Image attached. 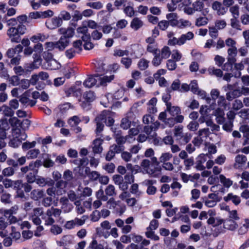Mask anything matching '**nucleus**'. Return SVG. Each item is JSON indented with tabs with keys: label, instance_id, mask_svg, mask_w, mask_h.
<instances>
[{
	"label": "nucleus",
	"instance_id": "obj_1",
	"mask_svg": "<svg viewBox=\"0 0 249 249\" xmlns=\"http://www.w3.org/2000/svg\"><path fill=\"white\" fill-rule=\"evenodd\" d=\"M58 33L61 35L57 43L58 47L61 50H65L70 44V39L74 35L75 30L71 27H62L58 29Z\"/></svg>",
	"mask_w": 249,
	"mask_h": 249
},
{
	"label": "nucleus",
	"instance_id": "obj_2",
	"mask_svg": "<svg viewBox=\"0 0 249 249\" xmlns=\"http://www.w3.org/2000/svg\"><path fill=\"white\" fill-rule=\"evenodd\" d=\"M61 214V210L52 207L48 209L45 214L43 213L42 219L44 220L45 225H52L55 223V220L53 218V216L57 217H59Z\"/></svg>",
	"mask_w": 249,
	"mask_h": 249
},
{
	"label": "nucleus",
	"instance_id": "obj_3",
	"mask_svg": "<svg viewBox=\"0 0 249 249\" xmlns=\"http://www.w3.org/2000/svg\"><path fill=\"white\" fill-rule=\"evenodd\" d=\"M141 166L150 175H153L156 171H160L158 166L151 164L150 160L148 159L143 160L141 163Z\"/></svg>",
	"mask_w": 249,
	"mask_h": 249
},
{
	"label": "nucleus",
	"instance_id": "obj_4",
	"mask_svg": "<svg viewBox=\"0 0 249 249\" xmlns=\"http://www.w3.org/2000/svg\"><path fill=\"white\" fill-rule=\"evenodd\" d=\"M107 112L106 110L103 111L100 115L97 116L95 118V121L96 123V132L97 134L101 133L104 128V123L106 121V118L107 115Z\"/></svg>",
	"mask_w": 249,
	"mask_h": 249
},
{
	"label": "nucleus",
	"instance_id": "obj_5",
	"mask_svg": "<svg viewBox=\"0 0 249 249\" xmlns=\"http://www.w3.org/2000/svg\"><path fill=\"white\" fill-rule=\"evenodd\" d=\"M111 129L114 133V137L117 143L120 145H123L129 139L130 135H126L125 137L121 136V131L117 130L115 127H111Z\"/></svg>",
	"mask_w": 249,
	"mask_h": 249
},
{
	"label": "nucleus",
	"instance_id": "obj_6",
	"mask_svg": "<svg viewBox=\"0 0 249 249\" xmlns=\"http://www.w3.org/2000/svg\"><path fill=\"white\" fill-rule=\"evenodd\" d=\"M63 24V21L59 17H54L48 19L46 22V25L48 29L53 30L61 26Z\"/></svg>",
	"mask_w": 249,
	"mask_h": 249
},
{
	"label": "nucleus",
	"instance_id": "obj_7",
	"mask_svg": "<svg viewBox=\"0 0 249 249\" xmlns=\"http://www.w3.org/2000/svg\"><path fill=\"white\" fill-rule=\"evenodd\" d=\"M28 65V66H25L24 68H22L21 66H17L14 67L13 70L17 75H22L35 68L34 64H29Z\"/></svg>",
	"mask_w": 249,
	"mask_h": 249
},
{
	"label": "nucleus",
	"instance_id": "obj_8",
	"mask_svg": "<svg viewBox=\"0 0 249 249\" xmlns=\"http://www.w3.org/2000/svg\"><path fill=\"white\" fill-rule=\"evenodd\" d=\"M59 202L61 205L60 210L64 213H68L72 210L73 206L69 202L67 197L65 196L61 197Z\"/></svg>",
	"mask_w": 249,
	"mask_h": 249
},
{
	"label": "nucleus",
	"instance_id": "obj_9",
	"mask_svg": "<svg viewBox=\"0 0 249 249\" xmlns=\"http://www.w3.org/2000/svg\"><path fill=\"white\" fill-rule=\"evenodd\" d=\"M95 77L97 78L98 84L97 86H105L107 83L111 82L114 78V75L113 74L109 76L105 75L101 76L98 74H95Z\"/></svg>",
	"mask_w": 249,
	"mask_h": 249
},
{
	"label": "nucleus",
	"instance_id": "obj_10",
	"mask_svg": "<svg viewBox=\"0 0 249 249\" xmlns=\"http://www.w3.org/2000/svg\"><path fill=\"white\" fill-rule=\"evenodd\" d=\"M7 35L12 42L18 43L20 41V36L16 27H11L7 30Z\"/></svg>",
	"mask_w": 249,
	"mask_h": 249
},
{
	"label": "nucleus",
	"instance_id": "obj_11",
	"mask_svg": "<svg viewBox=\"0 0 249 249\" xmlns=\"http://www.w3.org/2000/svg\"><path fill=\"white\" fill-rule=\"evenodd\" d=\"M48 60L47 61L48 67L51 70H55L59 69L60 64L55 59H52L53 55L51 53H47Z\"/></svg>",
	"mask_w": 249,
	"mask_h": 249
},
{
	"label": "nucleus",
	"instance_id": "obj_12",
	"mask_svg": "<svg viewBox=\"0 0 249 249\" xmlns=\"http://www.w3.org/2000/svg\"><path fill=\"white\" fill-rule=\"evenodd\" d=\"M103 139L99 138L94 140L93 142V146L92 147L93 152L94 154H100L103 151L102 144L103 142Z\"/></svg>",
	"mask_w": 249,
	"mask_h": 249
},
{
	"label": "nucleus",
	"instance_id": "obj_13",
	"mask_svg": "<svg viewBox=\"0 0 249 249\" xmlns=\"http://www.w3.org/2000/svg\"><path fill=\"white\" fill-rule=\"evenodd\" d=\"M212 7L213 10H216L217 14L219 15H223L227 11L228 8L222 5L220 2L215 1L212 5Z\"/></svg>",
	"mask_w": 249,
	"mask_h": 249
},
{
	"label": "nucleus",
	"instance_id": "obj_14",
	"mask_svg": "<svg viewBox=\"0 0 249 249\" xmlns=\"http://www.w3.org/2000/svg\"><path fill=\"white\" fill-rule=\"evenodd\" d=\"M23 50V47L21 45L18 44L16 46L15 48L9 49L5 54L6 56L9 58H11L14 57L16 53L18 54L21 53Z\"/></svg>",
	"mask_w": 249,
	"mask_h": 249
},
{
	"label": "nucleus",
	"instance_id": "obj_15",
	"mask_svg": "<svg viewBox=\"0 0 249 249\" xmlns=\"http://www.w3.org/2000/svg\"><path fill=\"white\" fill-rule=\"evenodd\" d=\"M73 237L71 235H64L59 241L56 242L59 246H66L72 243Z\"/></svg>",
	"mask_w": 249,
	"mask_h": 249
},
{
	"label": "nucleus",
	"instance_id": "obj_16",
	"mask_svg": "<svg viewBox=\"0 0 249 249\" xmlns=\"http://www.w3.org/2000/svg\"><path fill=\"white\" fill-rule=\"evenodd\" d=\"M239 130L243 133V144L249 145V126L247 125H243L240 126Z\"/></svg>",
	"mask_w": 249,
	"mask_h": 249
},
{
	"label": "nucleus",
	"instance_id": "obj_17",
	"mask_svg": "<svg viewBox=\"0 0 249 249\" xmlns=\"http://www.w3.org/2000/svg\"><path fill=\"white\" fill-rule=\"evenodd\" d=\"M192 135L189 132L182 133L180 137L176 139L180 144L185 145L188 143L192 138Z\"/></svg>",
	"mask_w": 249,
	"mask_h": 249
},
{
	"label": "nucleus",
	"instance_id": "obj_18",
	"mask_svg": "<svg viewBox=\"0 0 249 249\" xmlns=\"http://www.w3.org/2000/svg\"><path fill=\"white\" fill-rule=\"evenodd\" d=\"M97 84L98 79L97 78L95 77V74L93 76H91L88 77L83 83L84 86L88 88H90L94 86L97 85Z\"/></svg>",
	"mask_w": 249,
	"mask_h": 249
},
{
	"label": "nucleus",
	"instance_id": "obj_19",
	"mask_svg": "<svg viewBox=\"0 0 249 249\" xmlns=\"http://www.w3.org/2000/svg\"><path fill=\"white\" fill-rule=\"evenodd\" d=\"M241 92L239 89H234L231 91L227 92L226 93V99L229 101L241 96Z\"/></svg>",
	"mask_w": 249,
	"mask_h": 249
},
{
	"label": "nucleus",
	"instance_id": "obj_20",
	"mask_svg": "<svg viewBox=\"0 0 249 249\" xmlns=\"http://www.w3.org/2000/svg\"><path fill=\"white\" fill-rule=\"evenodd\" d=\"M166 110L172 116H175L181 113V110L179 107L172 106L171 103L167 104Z\"/></svg>",
	"mask_w": 249,
	"mask_h": 249
},
{
	"label": "nucleus",
	"instance_id": "obj_21",
	"mask_svg": "<svg viewBox=\"0 0 249 249\" xmlns=\"http://www.w3.org/2000/svg\"><path fill=\"white\" fill-rule=\"evenodd\" d=\"M237 52L238 51L236 47L229 48L227 51L228 54V61L235 62L236 61L235 57L237 55Z\"/></svg>",
	"mask_w": 249,
	"mask_h": 249
},
{
	"label": "nucleus",
	"instance_id": "obj_22",
	"mask_svg": "<svg viewBox=\"0 0 249 249\" xmlns=\"http://www.w3.org/2000/svg\"><path fill=\"white\" fill-rule=\"evenodd\" d=\"M206 161V158L205 155H199L197 158L196 161V168L197 170L202 171L205 169V167L203 165V163Z\"/></svg>",
	"mask_w": 249,
	"mask_h": 249
},
{
	"label": "nucleus",
	"instance_id": "obj_23",
	"mask_svg": "<svg viewBox=\"0 0 249 249\" xmlns=\"http://www.w3.org/2000/svg\"><path fill=\"white\" fill-rule=\"evenodd\" d=\"M223 224L224 228L229 230L233 231L237 227L236 222L231 219H227L224 220Z\"/></svg>",
	"mask_w": 249,
	"mask_h": 249
},
{
	"label": "nucleus",
	"instance_id": "obj_24",
	"mask_svg": "<svg viewBox=\"0 0 249 249\" xmlns=\"http://www.w3.org/2000/svg\"><path fill=\"white\" fill-rule=\"evenodd\" d=\"M143 25V22L139 18H134L130 23V27L135 31H137Z\"/></svg>",
	"mask_w": 249,
	"mask_h": 249
},
{
	"label": "nucleus",
	"instance_id": "obj_25",
	"mask_svg": "<svg viewBox=\"0 0 249 249\" xmlns=\"http://www.w3.org/2000/svg\"><path fill=\"white\" fill-rule=\"evenodd\" d=\"M224 200L226 202L231 200L235 205H238L241 202L240 197L236 195H234L232 193H230L226 196L224 197Z\"/></svg>",
	"mask_w": 249,
	"mask_h": 249
},
{
	"label": "nucleus",
	"instance_id": "obj_26",
	"mask_svg": "<svg viewBox=\"0 0 249 249\" xmlns=\"http://www.w3.org/2000/svg\"><path fill=\"white\" fill-rule=\"evenodd\" d=\"M150 244V241L143 239L142 241L139 244H135L134 243H131L129 246L128 248L131 249H148V248H144L145 246H147Z\"/></svg>",
	"mask_w": 249,
	"mask_h": 249
},
{
	"label": "nucleus",
	"instance_id": "obj_27",
	"mask_svg": "<svg viewBox=\"0 0 249 249\" xmlns=\"http://www.w3.org/2000/svg\"><path fill=\"white\" fill-rule=\"evenodd\" d=\"M74 170H78L77 174L79 176L85 177L86 176H87V174L89 171V168L88 167L77 166Z\"/></svg>",
	"mask_w": 249,
	"mask_h": 249
},
{
	"label": "nucleus",
	"instance_id": "obj_28",
	"mask_svg": "<svg viewBox=\"0 0 249 249\" xmlns=\"http://www.w3.org/2000/svg\"><path fill=\"white\" fill-rule=\"evenodd\" d=\"M16 172V170L15 168L11 166H8L7 167L4 168L2 170V174L4 177H10L13 176Z\"/></svg>",
	"mask_w": 249,
	"mask_h": 249
},
{
	"label": "nucleus",
	"instance_id": "obj_29",
	"mask_svg": "<svg viewBox=\"0 0 249 249\" xmlns=\"http://www.w3.org/2000/svg\"><path fill=\"white\" fill-rule=\"evenodd\" d=\"M153 54L154 57L152 59V63L153 66L158 67L161 64L162 60L163 59L160 56V51Z\"/></svg>",
	"mask_w": 249,
	"mask_h": 249
},
{
	"label": "nucleus",
	"instance_id": "obj_30",
	"mask_svg": "<svg viewBox=\"0 0 249 249\" xmlns=\"http://www.w3.org/2000/svg\"><path fill=\"white\" fill-rule=\"evenodd\" d=\"M58 41L57 42H47L45 44L46 49L48 51H52L54 48L58 49L60 51H63L64 50H61L58 47Z\"/></svg>",
	"mask_w": 249,
	"mask_h": 249
},
{
	"label": "nucleus",
	"instance_id": "obj_31",
	"mask_svg": "<svg viewBox=\"0 0 249 249\" xmlns=\"http://www.w3.org/2000/svg\"><path fill=\"white\" fill-rule=\"evenodd\" d=\"M88 29L87 26H86V22H82V25L79 27H78L76 29V33L77 34V36L78 37L80 36V35H84L85 34L88 33Z\"/></svg>",
	"mask_w": 249,
	"mask_h": 249
},
{
	"label": "nucleus",
	"instance_id": "obj_32",
	"mask_svg": "<svg viewBox=\"0 0 249 249\" xmlns=\"http://www.w3.org/2000/svg\"><path fill=\"white\" fill-rule=\"evenodd\" d=\"M47 38V36L43 34H37L33 36L30 38V40L34 43H36L39 41H44Z\"/></svg>",
	"mask_w": 249,
	"mask_h": 249
},
{
	"label": "nucleus",
	"instance_id": "obj_33",
	"mask_svg": "<svg viewBox=\"0 0 249 249\" xmlns=\"http://www.w3.org/2000/svg\"><path fill=\"white\" fill-rule=\"evenodd\" d=\"M208 71L210 75H213L218 77H221L223 75V72L220 69H215L213 67H210Z\"/></svg>",
	"mask_w": 249,
	"mask_h": 249
},
{
	"label": "nucleus",
	"instance_id": "obj_34",
	"mask_svg": "<svg viewBox=\"0 0 249 249\" xmlns=\"http://www.w3.org/2000/svg\"><path fill=\"white\" fill-rule=\"evenodd\" d=\"M0 201L5 204L11 203V194L7 192H3L0 196Z\"/></svg>",
	"mask_w": 249,
	"mask_h": 249
},
{
	"label": "nucleus",
	"instance_id": "obj_35",
	"mask_svg": "<svg viewBox=\"0 0 249 249\" xmlns=\"http://www.w3.org/2000/svg\"><path fill=\"white\" fill-rule=\"evenodd\" d=\"M106 195L108 196H113L116 195V192L114 186L113 185H108L105 190Z\"/></svg>",
	"mask_w": 249,
	"mask_h": 249
},
{
	"label": "nucleus",
	"instance_id": "obj_36",
	"mask_svg": "<svg viewBox=\"0 0 249 249\" xmlns=\"http://www.w3.org/2000/svg\"><path fill=\"white\" fill-rule=\"evenodd\" d=\"M118 230L116 228H113L111 229L110 232L103 231L102 235L105 238H107L111 234L114 238H117L118 236Z\"/></svg>",
	"mask_w": 249,
	"mask_h": 249
},
{
	"label": "nucleus",
	"instance_id": "obj_37",
	"mask_svg": "<svg viewBox=\"0 0 249 249\" xmlns=\"http://www.w3.org/2000/svg\"><path fill=\"white\" fill-rule=\"evenodd\" d=\"M149 61L144 58L141 59L138 63V67L141 71L146 70L149 66Z\"/></svg>",
	"mask_w": 249,
	"mask_h": 249
},
{
	"label": "nucleus",
	"instance_id": "obj_38",
	"mask_svg": "<svg viewBox=\"0 0 249 249\" xmlns=\"http://www.w3.org/2000/svg\"><path fill=\"white\" fill-rule=\"evenodd\" d=\"M171 53L170 49L168 46L163 47L160 51V56L163 59H167L170 56Z\"/></svg>",
	"mask_w": 249,
	"mask_h": 249
},
{
	"label": "nucleus",
	"instance_id": "obj_39",
	"mask_svg": "<svg viewBox=\"0 0 249 249\" xmlns=\"http://www.w3.org/2000/svg\"><path fill=\"white\" fill-rule=\"evenodd\" d=\"M32 171V172H29L26 177L27 182L29 183H33L35 182L36 180V175L37 173V170Z\"/></svg>",
	"mask_w": 249,
	"mask_h": 249
},
{
	"label": "nucleus",
	"instance_id": "obj_40",
	"mask_svg": "<svg viewBox=\"0 0 249 249\" xmlns=\"http://www.w3.org/2000/svg\"><path fill=\"white\" fill-rule=\"evenodd\" d=\"M180 82L178 79L174 80L170 88H167V91L171 92L172 90H178L180 87Z\"/></svg>",
	"mask_w": 249,
	"mask_h": 249
},
{
	"label": "nucleus",
	"instance_id": "obj_41",
	"mask_svg": "<svg viewBox=\"0 0 249 249\" xmlns=\"http://www.w3.org/2000/svg\"><path fill=\"white\" fill-rule=\"evenodd\" d=\"M50 232L53 235H56L62 232V229L61 227L57 225L53 224L51 225Z\"/></svg>",
	"mask_w": 249,
	"mask_h": 249
},
{
	"label": "nucleus",
	"instance_id": "obj_42",
	"mask_svg": "<svg viewBox=\"0 0 249 249\" xmlns=\"http://www.w3.org/2000/svg\"><path fill=\"white\" fill-rule=\"evenodd\" d=\"M220 182L226 187H230L232 185V181L230 178H227L224 175H220L219 176Z\"/></svg>",
	"mask_w": 249,
	"mask_h": 249
},
{
	"label": "nucleus",
	"instance_id": "obj_43",
	"mask_svg": "<svg viewBox=\"0 0 249 249\" xmlns=\"http://www.w3.org/2000/svg\"><path fill=\"white\" fill-rule=\"evenodd\" d=\"M73 163L77 165L84 166L87 165L89 163V160L87 158H83L80 159H76L73 160Z\"/></svg>",
	"mask_w": 249,
	"mask_h": 249
},
{
	"label": "nucleus",
	"instance_id": "obj_44",
	"mask_svg": "<svg viewBox=\"0 0 249 249\" xmlns=\"http://www.w3.org/2000/svg\"><path fill=\"white\" fill-rule=\"evenodd\" d=\"M143 131L147 136L152 138H154L156 134L155 131L150 125L145 126L143 128Z\"/></svg>",
	"mask_w": 249,
	"mask_h": 249
},
{
	"label": "nucleus",
	"instance_id": "obj_45",
	"mask_svg": "<svg viewBox=\"0 0 249 249\" xmlns=\"http://www.w3.org/2000/svg\"><path fill=\"white\" fill-rule=\"evenodd\" d=\"M168 44L170 46L175 45H181L183 44V42L181 40V36L179 38L174 37L172 38L169 39Z\"/></svg>",
	"mask_w": 249,
	"mask_h": 249
},
{
	"label": "nucleus",
	"instance_id": "obj_46",
	"mask_svg": "<svg viewBox=\"0 0 249 249\" xmlns=\"http://www.w3.org/2000/svg\"><path fill=\"white\" fill-rule=\"evenodd\" d=\"M82 41L81 40H77L74 41L72 43V48L77 53H80L82 51Z\"/></svg>",
	"mask_w": 249,
	"mask_h": 249
},
{
	"label": "nucleus",
	"instance_id": "obj_47",
	"mask_svg": "<svg viewBox=\"0 0 249 249\" xmlns=\"http://www.w3.org/2000/svg\"><path fill=\"white\" fill-rule=\"evenodd\" d=\"M173 155L169 152L163 153L160 157L159 160L160 162L164 163L169 161L172 158Z\"/></svg>",
	"mask_w": 249,
	"mask_h": 249
},
{
	"label": "nucleus",
	"instance_id": "obj_48",
	"mask_svg": "<svg viewBox=\"0 0 249 249\" xmlns=\"http://www.w3.org/2000/svg\"><path fill=\"white\" fill-rule=\"evenodd\" d=\"M183 127L181 125L176 126L174 129V135L176 140L183 133Z\"/></svg>",
	"mask_w": 249,
	"mask_h": 249
},
{
	"label": "nucleus",
	"instance_id": "obj_49",
	"mask_svg": "<svg viewBox=\"0 0 249 249\" xmlns=\"http://www.w3.org/2000/svg\"><path fill=\"white\" fill-rule=\"evenodd\" d=\"M243 107V104L241 100L239 99L235 100L232 104V109L234 110H239Z\"/></svg>",
	"mask_w": 249,
	"mask_h": 249
},
{
	"label": "nucleus",
	"instance_id": "obj_50",
	"mask_svg": "<svg viewBox=\"0 0 249 249\" xmlns=\"http://www.w3.org/2000/svg\"><path fill=\"white\" fill-rule=\"evenodd\" d=\"M59 18L63 21H68L71 19V16L69 12L67 11L63 10L61 11L59 15Z\"/></svg>",
	"mask_w": 249,
	"mask_h": 249
},
{
	"label": "nucleus",
	"instance_id": "obj_51",
	"mask_svg": "<svg viewBox=\"0 0 249 249\" xmlns=\"http://www.w3.org/2000/svg\"><path fill=\"white\" fill-rule=\"evenodd\" d=\"M21 143V140L17 136L16 138H14L10 140L9 142V145L11 147L17 148L20 145Z\"/></svg>",
	"mask_w": 249,
	"mask_h": 249
},
{
	"label": "nucleus",
	"instance_id": "obj_52",
	"mask_svg": "<svg viewBox=\"0 0 249 249\" xmlns=\"http://www.w3.org/2000/svg\"><path fill=\"white\" fill-rule=\"evenodd\" d=\"M31 195L33 196V198L34 199L37 200L43 197L44 192L42 190H34L31 192Z\"/></svg>",
	"mask_w": 249,
	"mask_h": 249
},
{
	"label": "nucleus",
	"instance_id": "obj_53",
	"mask_svg": "<svg viewBox=\"0 0 249 249\" xmlns=\"http://www.w3.org/2000/svg\"><path fill=\"white\" fill-rule=\"evenodd\" d=\"M40 151L39 149H35L30 150L28 152L26 157L28 159H35L37 157Z\"/></svg>",
	"mask_w": 249,
	"mask_h": 249
},
{
	"label": "nucleus",
	"instance_id": "obj_54",
	"mask_svg": "<svg viewBox=\"0 0 249 249\" xmlns=\"http://www.w3.org/2000/svg\"><path fill=\"white\" fill-rule=\"evenodd\" d=\"M83 96L85 99L88 102H92L95 99L94 93L90 90L84 93Z\"/></svg>",
	"mask_w": 249,
	"mask_h": 249
},
{
	"label": "nucleus",
	"instance_id": "obj_55",
	"mask_svg": "<svg viewBox=\"0 0 249 249\" xmlns=\"http://www.w3.org/2000/svg\"><path fill=\"white\" fill-rule=\"evenodd\" d=\"M193 7L196 11H201L204 7V3L201 0H197L193 4Z\"/></svg>",
	"mask_w": 249,
	"mask_h": 249
},
{
	"label": "nucleus",
	"instance_id": "obj_56",
	"mask_svg": "<svg viewBox=\"0 0 249 249\" xmlns=\"http://www.w3.org/2000/svg\"><path fill=\"white\" fill-rule=\"evenodd\" d=\"M110 149L112 150L113 152L115 154L117 153H120L123 150H124V145H120L117 143L116 144H113L111 146H110L109 148Z\"/></svg>",
	"mask_w": 249,
	"mask_h": 249
},
{
	"label": "nucleus",
	"instance_id": "obj_57",
	"mask_svg": "<svg viewBox=\"0 0 249 249\" xmlns=\"http://www.w3.org/2000/svg\"><path fill=\"white\" fill-rule=\"evenodd\" d=\"M124 12L127 16L129 17H133L135 13L133 7L130 5L125 7L124 9Z\"/></svg>",
	"mask_w": 249,
	"mask_h": 249
},
{
	"label": "nucleus",
	"instance_id": "obj_58",
	"mask_svg": "<svg viewBox=\"0 0 249 249\" xmlns=\"http://www.w3.org/2000/svg\"><path fill=\"white\" fill-rule=\"evenodd\" d=\"M88 218V216L86 215H84L81 217V218H79L77 217L75 218L73 220L75 223V225L76 226H82L84 225L85 223L86 219Z\"/></svg>",
	"mask_w": 249,
	"mask_h": 249
},
{
	"label": "nucleus",
	"instance_id": "obj_59",
	"mask_svg": "<svg viewBox=\"0 0 249 249\" xmlns=\"http://www.w3.org/2000/svg\"><path fill=\"white\" fill-rule=\"evenodd\" d=\"M131 124V121L128 119V117L122 119L121 121V127L124 129H128Z\"/></svg>",
	"mask_w": 249,
	"mask_h": 249
},
{
	"label": "nucleus",
	"instance_id": "obj_60",
	"mask_svg": "<svg viewBox=\"0 0 249 249\" xmlns=\"http://www.w3.org/2000/svg\"><path fill=\"white\" fill-rule=\"evenodd\" d=\"M198 123L195 121H192L187 126V128L192 131H196L198 128Z\"/></svg>",
	"mask_w": 249,
	"mask_h": 249
},
{
	"label": "nucleus",
	"instance_id": "obj_61",
	"mask_svg": "<svg viewBox=\"0 0 249 249\" xmlns=\"http://www.w3.org/2000/svg\"><path fill=\"white\" fill-rule=\"evenodd\" d=\"M9 84L13 86H17L20 84V79L18 75H13L9 79Z\"/></svg>",
	"mask_w": 249,
	"mask_h": 249
},
{
	"label": "nucleus",
	"instance_id": "obj_62",
	"mask_svg": "<svg viewBox=\"0 0 249 249\" xmlns=\"http://www.w3.org/2000/svg\"><path fill=\"white\" fill-rule=\"evenodd\" d=\"M239 6L237 5L233 6L230 8V11L232 14L233 18H238L239 17Z\"/></svg>",
	"mask_w": 249,
	"mask_h": 249
},
{
	"label": "nucleus",
	"instance_id": "obj_63",
	"mask_svg": "<svg viewBox=\"0 0 249 249\" xmlns=\"http://www.w3.org/2000/svg\"><path fill=\"white\" fill-rule=\"evenodd\" d=\"M87 176L92 181H95L98 179L100 177V174L97 171H90L89 169V172L87 174Z\"/></svg>",
	"mask_w": 249,
	"mask_h": 249
},
{
	"label": "nucleus",
	"instance_id": "obj_64",
	"mask_svg": "<svg viewBox=\"0 0 249 249\" xmlns=\"http://www.w3.org/2000/svg\"><path fill=\"white\" fill-rule=\"evenodd\" d=\"M2 108H3L2 110L5 116L11 117L14 115V112L10 107L3 106Z\"/></svg>",
	"mask_w": 249,
	"mask_h": 249
}]
</instances>
